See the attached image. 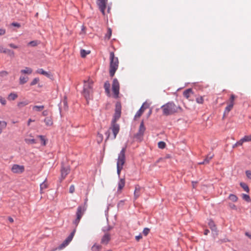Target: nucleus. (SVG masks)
Here are the masks:
<instances>
[{"instance_id": "nucleus-36", "label": "nucleus", "mask_w": 251, "mask_h": 251, "mask_svg": "<svg viewBox=\"0 0 251 251\" xmlns=\"http://www.w3.org/2000/svg\"><path fill=\"white\" fill-rule=\"evenodd\" d=\"M5 50H6V52H5L4 53L7 54L10 57L14 56V52L13 50H10L8 49H6Z\"/></svg>"}, {"instance_id": "nucleus-24", "label": "nucleus", "mask_w": 251, "mask_h": 251, "mask_svg": "<svg viewBox=\"0 0 251 251\" xmlns=\"http://www.w3.org/2000/svg\"><path fill=\"white\" fill-rule=\"evenodd\" d=\"M110 84L108 81H106L104 84V88L105 90V92L109 95L110 94Z\"/></svg>"}, {"instance_id": "nucleus-53", "label": "nucleus", "mask_w": 251, "mask_h": 251, "mask_svg": "<svg viewBox=\"0 0 251 251\" xmlns=\"http://www.w3.org/2000/svg\"><path fill=\"white\" fill-rule=\"evenodd\" d=\"M117 174L118 175V176L119 177L120 176L121 172L122 170L123 169V168L121 167H117Z\"/></svg>"}, {"instance_id": "nucleus-48", "label": "nucleus", "mask_w": 251, "mask_h": 251, "mask_svg": "<svg viewBox=\"0 0 251 251\" xmlns=\"http://www.w3.org/2000/svg\"><path fill=\"white\" fill-rule=\"evenodd\" d=\"M244 141L246 142H251V135H246L244 137Z\"/></svg>"}, {"instance_id": "nucleus-12", "label": "nucleus", "mask_w": 251, "mask_h": 251, "mask_svg": "<svg viewBox=\"0 0 251 251\" xmlns=\"http://www.w3.org/2000/svg\"><path fill=\"white\" fill-rule=\"evenodd\" d=\"M149 105L147 103H144L142 106L141 107V108H140V109L136 112L134 116V118L135 119L139 118L142 115L143 112L145 111V110L148 108H149Z\"/></svg>"}, {"instance_id": "nucleus-47", "label": "nucleus", "mask_w": 251, "mask_h": 251, "mask_svg": "<svg viewBox=\"0 0 251 251\" xmlns=\"http://www.w3.org/2000/svg\"><path fill=\"white\" fill-rule=\"evenodd\" d=\"M39 81V79L38 78H35L33 79L32 82L30 83V85H34L36 84Z\"/></svg>"}, {"instance_id": "nucleus-40", "label": "nucleus", "mask_w": 251, "mask_h": 251, "mask_svg": "<svg viewBox=\"0 0 251 251\" xmlns=\"http://www.w3.org/2000/svg\"><path fill=\"white\" fill-rule=\"evenodd\" d=\"M196 100L197 103L200 104H202L204 102L203 97L202 96H199L196 98Z\"/></svg>"}, {"instance_id": "nucleus-45", "label": "nucleus", "mask_w": 251, "mask_h": 251, "mask_svg": "<svg viewBox=\"0 0 251 251\" xmlns=\"http://www.w3.org/2000/svg\"><path fill=\"white\" fill-rule=\"evenodd\" d=\"M38 137L40 138V141H41V144H42V145L45 146L46 144V140H45L44 136L42 135H40L38 136Z\"/></svg>"}, {"instance_id": "nucleus-49", "label": "nucleus", "mask_w": 251, "mask_h": 251, "mask_svg": "<svg viewBox=\"0 0 251 251\" xmlns=\"http://www.w3.org/2000/svg\"><path fill=\"white\" fill-rule=\"evenodd\" d=\"M75 187L74 185H72L70 186L69 188V192L71 194L75 192Z\"/></svg>"}, {"instance_id": "nucleus-57", "label": "nucleus", "mask_w": 251, "mask_h": 251, "mask_svg": "<svg viewBox=\"0 0 251 251\" xmlns=\"http://www.w3.org/2000/svg\"><path fill=\"white\" fill-rule=\"evenodd\" d=\"M42 115H43L44 116H47V115H48V110H44V111L42 112Z\"/></svg>"}, {"instance_id": "nucleus-52", "label": "nucleus", "mask_w": 251, "mask_h": 251, "mask_svg": "<svg viewBox=\"0 0 251 251\" xmlns=\"http://www.w3.org/2000/svg\"><path fill=\"white\" fill-rule=\"evenodd\" d=\"M246 174L247 176L251 179V171L250 170H248L246 171Z\"/></svg>"}, {"instance_id": "nucleus-44", "label": "nucleus", "mask_w": 251, "mask_h": 251, "mask_svg": "<svg viewBox=\"0 0 251 251\" xmlns=\"http://www.w3.org/2000/svg\"><path fill=\"white\" fill-rule=\"evenodd\" d=\"M209 226L210 228L211 229V230H214L216 229V226H215L214 222L212 221H211L209 223Z\"/></svg>"}, {"instance_id": "nucleus-26", "label": "nucleus", "mask_w": 251, "mask_h": 251, "mask_svg": "<svg viewBox=\"0 0 251 251\" xmlns=\"http://www.w3.org/2000/svg\"><path fill=\"white\" fill-rule=\"evenodd\" d=\"M44 108V105H35L33 107L32 109L35 111H41Z\"/></svg>"}, {"instance_id": "nucleus-7", "label": "nucleus", "mask_w": 251, "mask_h": 251, "mask_svg": "<svg viewBox=\"0 0 251 251\" xmlns=\"http://www.w3.org/2000/svg\"><path fill=\"white\" fill-rule=\"evenodd\" d=\"M75 230L74 229L71 234L69 235V236L63 241V242L60 244L58 247L56 249L59 250H61L64 248H65L66 246H67L71 242L75 234Z\"/></svg>"}, {"instance_id": "nucleus-58", "label": "nucleus", "mask_w": 251, "mask_h": 251, "mask_svg": "<svg viewBox=\"0 0 251 251\" xmlns=\"http://www.w3.org/2000/svg\"><path fill=\"white\" fill-rule=\"evenodd\" d=\"M12 171L13 173H16V164H14L12 167Z\"/></svg>"}, {"instance_id": "nucleus-41", "label": "nucleus", "mask_w": 251, "mask_h": 251, "mask_svg": "<svg viewBox=\"0 0 251 251\" xmlns=\"http://www.w3.org/2000/svg\"><path fill=\"white\" fill-rule=\"evenodd\" d=\"M90 53V51H87L84 50H80V55L82 57H85L87 54H88Z\"/></svg>"}, {"instance_id": "nucleus-17", "label": "nucleus", "mask_w": 251, "mask_h": 251, "mask_svg": "<svg viewBox=\"0 0 251 251\" xmlns=\"http://www.w3.org/2000/svg\"><path fill=\"white\" fill-rule=\"evenodd\" d=\"M44 122L47 126H51L53 125V121L51 117H47L44 119Z\"/></svg>"}, {"instance_id": "nucleus-21", "label": "nucleus", "mask_w": 251, "mask_h": 251, "mask_svg": "<svg viewBox=\"0 0 251 251\" xmlns=\"http://www.w3.org/2000/svg\"><path fill=\"white\" fill-rule=\"evenodd\" d=\"M146 130V127L144 126V122L142 121L140 124L138 132H140V134H143L144 133Z\"/></svg>"}, {"instance_id": "nucleus-38", "label": "nucleus", "mask_w": 251, "mask_h": 251, "mask_svg": "<svg viewBox=\"0 0 251 251\" xmlns=\"http://www.w3.org/2000/svg\"><path fill=\"white\" fill-rule=\"evenodd\" d=\"M25 170L24 167L23 166H20L17 165V173H22L24 172Z\"/></svg>"}, {"instance_id": "nucleus-10", "label": "nucleus", "mask_w": 251, "mask_h": 251, "mask_svg": "<svg viewBox=\"0 0 251 251\" xmlns=\"http://www.w3.org/2000/svg\"><path fill=\"white\" fill-rule=\"evenodd\" d=\"M108 0H97V4L103 15L105 14V9L107 7Z\"/></svg>"}, {"instance_id": "nucleus-30", "label": "nucleus", "mask_w": 251, "mask_h": 251, "mask_svg": "<svg viewBox=\"0 0 251 251\" xmlns=\"http://www.w3.org/2000/svg\"><path fill=\"white\" fill-rule=\"evenodd\" d=\"M7 125L5 121H0V134L2 132L3 129L6 127Z\"/></svg>"}, {"instance_id": "nucleus-22", "label": "nucleus", "mask_w": 251, "mask_h": 251, "mask_svg": "<svg viewBox=\"0 0 251 251\" xmlns=\"http://www.w3.org/2000/svg\"><path fill=\"white\" fill-rule=\"evenodd\" d=\"M21 73L22 74L30 75L32 73V69H31L30 68L25 67L24 69L21 71Z\"/></svg>"}, {"instance_id": "nucleus-63", "label": "nucleus", "mask_w": 251, "mask_h": 251, "mask_svg": "<svg viewBox=\"0 0 251 251\" xmlns=\"http://www.w3.org/2000/svg\"><path fill=\"white\" fill-rule=\"evenodd\" d=\"M32 122H34V120H33L31 119H29L28 121V123H27V125L28 126H29L30 125V123H31Z\"/></svg>"}, {"instance_id": "nucleus-37", "label": "nucleus", "mask_w": 251, "mask_h": 251, "mask_svg": "<svg viewBox=\"0 0 251 251\" xmlns=\"http://www.w3.org/2000/svg\"><path fill=\"white\" fill-rule=\"evenodd\" d=\"M9 100H13L16 99V94L14 93H10L7 98Z\"/></svg>"}, {"instance_id": "nucleus-33", "label": "nucleus", "mask_w": 251, "mask_h": 251, "mask_svg": "<svg viewBox=\"0 0 251 251\" xmlns=\"http://www.w3.org/2000/svg\"><path fill=\"white\" fill-rule=\"evenodd\" d=\"M28 104V101L27 100H23L21 102H19L18 104V106L19 107H22Z\"/></svg>"}, {"instance_id": "nucleus-25", "label": "nucleus", "mask_w": 251, "mask_h": 251, "mask_svg": "<svg viewBox=\"0 0 251 251\" xmlns=\"http://www.w3.org/2000/svg\"><path fill=\"white\" fill-rule=\"evenodd\" d=\"M25 141L27 144H33L37 143L36 140L32 138H26L25 139Z\"/></svg>"}, {"instance_id": "nucleus-56", "label": "nucleus", "mask_w": 251, "mask_h": 251, "mask_svg": "<svg viewBox=\"0 0 251 251\" xmlns=\"http://www.w3.org/2000/svg\"><path fill=\"white\" fill-rule=\"evenodd\" d=\"M5 33V30L0 28V36L3 35Z\"/></svg>"}, {"instance_id": "nucleus-3", "label": "nucleus", "mask_w": 251, "mask_h": 251, "mask_svg": "<svg viewBox=\"0 0 251 251\" xmlns=\"http://www.w3.org/2000/svg\"><path fill=\"white\" fill-rule=\"evenodd\" d=\"M110 67L109 74L113 77L119 67V60L117 57L115 56L114 52L111 51L109 53Z\"/></svg>"}, {"instance_id": "nucleus-14", "label": "nucleus", "mask_w": 251, "mask_h": 251, "mask_svg": "<svg viewBox=\"0 0 251 251\" xmlns=\"http://www.w3.org/2000/svg\"><path fill=\"white\" fill-rule=\"evenodd\" d=\"M142 190V188L139 185H136L135 186L134 193V199L136 200L141 195Z\"/></svg>"}, {"instance_id": "nucleus-50", "label": "nucleus", "mask_w": 251, "mask_h": 251, "mask_svg": "<svg viewBox=\"0 0 251 251\" xmlns=\"http://www.w3.org/2000/svg\"><path fill=\"white\" fill-rule=\"evenodd\" d=\"M150 231V229L148 228H145L143 230V233L145 235L147 236Z\"/></svg>"}, {"instance_id": "nucleus-31", "label": "nucleus", "mask_w": 251, "mask_h": 251, "mask_svg": "<svg viewBox=\"0 0 251 251\" xmlns=\"http://www.w3.org/2000/svg\"><path fill=\"white\" fill-rule=\"evenodd\" d=\"M113 228V227L110 226H106L104 227L102 230L103 233H109V231H110Z\"/></svg>"}, {"instance_id": "nucleus-59", "label": "nucleus", "mask_w": 251, "mask_h": 251, "mask_svg": "<svg viewBox=\"0 0 251 251\" xmlns=\"http://www.w3.org/2000/svg\"><path fill=\"white\" fill-rule=\"evenodd\" d=\"M8 220L9 221V222H10L11 223L14 222L13 219L12 217H8Z\"/></svg>"}, {"instance_id": "nucleus-4", "label": "nucleus", "mask_w": 251, "mask_h": 251, "mask_svg": "<svg viewBox=\"0 0 251 251\" xmlns=\"http://www.w3.org/2000/svg\"><path fill=\"white\" fill-rule=\"evenodd\" d=\"M93 81L92 79H88L84 81V86L82 94L86 100H88L92 96Z\"/></svg>"}, {"instance_id": "nucleus-27", "label": "nucleus", "mask_w": 251, "mask_h": 251, "mask_svg": "<svg viewBox=\"0 0 251 251\" xmlns=\"http://www.w3.org/2000/svg\"><path fill=\"white\" fill-rule=\"evenodd\" d=\"M241 187L247 193L249 192L250 189L248 186L244 182H241L240 183Z\"/></svg>"}, {"instance_id": "nucleus-13", "label": "nucleus", "mask_w": 251, "mask_h": 251, "mask_svg": "<svg viewBox=\"0 0 251 251\" xmlns=\"http://www.w3.org/2000/svg\"><path fill=\"white\" fill-rule=\"evenodd\" d=\"M70 169L69 166H62L61 170L60 181H62L63 179H65V178L66 177L68 174L70 173Z\"/></svg>"}, {"instance_id": "nucleus-28", "label": "nucleus", "mask_w": 251, "mask_h": 251, "mask_svg": "<svg viewBox=\"0 0 251 251\" xmlns=\"http://www.w3.org/2000/svg\"><path fill=\"white\" fill-rule=\"evenodd\" d=\"M214 154L212 153H209L207 155L206 157L204 160L205 161V163L208 164L210 160L213 157Z\"/></svg>"}, {"instance_id": "nucleus-23", "label": "nucleus", "mask_w": 251, "mask_h": 251, "mask_svg": "<svg viewBox=\"0 0 251 251\" xmlns=\"http://www.w3.org/2000/svg\"><path fill=\"white\" fill-rule=\"evenodd\" d=\"M102 249V246L101 245L95 244L91 248L92 251H98Z\"/></svg>"}, {"instance_id": "nucleus-2", "label": "nucleus", "mask_w": 251, "mask_h": 251, "mask_svg": "<svg viewBox=\"0 0 251 251\" xmlns=\"http://www.w3.org/2000/svg\"><path fill=\"white\" fill-rule=\"evenodd\" d=\"M163 114L165 116L173 115L182 111V108L176 105L173 102H169L161 107Z\"/></svg>"}, {"instance_id": "nucleus-6", "label": "nucleus", "mask_w": 251, "mask_h": 251, "mask_svg": "<svg viewBox=\"0 0 251 251\" xmlns=\"http://www.w3.org/2000/svg\"><path fill=\"white\" fill-rule=\"evenodd\" d=\"M126 148H123L121 151H120L117 160V167H119L123 168V166L125 164L126 161Z\"/></svg>"}, {"instance_id": "nucleus-20", "label": "nucleus", "mask_w": 251, "mask_h": 251, "mask_svg": "<svg viewBox=\"0 0 251 251\" xmlns=\"http://www.w3.org/2000/svg\"><path fill=\"white\" fill-rule=\"evenodd\" d=\"M36 73L39 74H41L46 76L48 77H50V75L47 72L45 71L43 69H39L36 71Z\"/></svg>"}, {"instance_id": "nucleus-18", "label": "nucleus", "mask_w": 251, "mask_h": 251, "mask_svg": "<svg viewBox=\"0 0 251 251\" xmlns=\"http://www.w3.org/2000/svg\"><path fill=\"white\" fill-rule=\"evenodd\" d=\"M28 80L27 76L24 75L21 76L19 78V82L21 84H24Z\"/></svg>"}, {"instance_id": "nucleus-11", "label": "nucleus", "mask_w": 251, "mask_h": 251, "mask_svg": "<svg viewBox=\"0 0 251 251\" xmlns=\"http://www.w3.org/2000/svg\"><path fill=\"white\" fill-rule=\"evenodd\" d=\"M111 239V235L110 233H104L100 239V243L103 245H107Z\"/></svg>"}, {"instance_id": "nucleus-51", "label": "nucleus", "mask_w": 251, "mask_h": 251, "mask_svg": "<svg viewBox=\"0 0 251 251\" xmlns=\"http://www.w3.org/2000/svg\"><path fill=\"white\" fill-rule=\"evenodd\" d=\"M0 102L2 105H5L6 104V100L5 99L3 98L1 96H0Z\"/></svg>"}, {"instance_id": "nucleus-15", "label": "nucleus", "mask_w": 251, "mask_h": 251, "mask_svg": "<svg viewBox=\"0 0 251 251\" xmlns=\"http://www.w3.org/2000/svg\"><path fill=\"white\" fill-rule=\"evenodd\" d=\"M125 178H121L118 183V191L121 192V190L123 189L125 185Z\"/></svg>"}, {"instance_id": "nucleus-39", "label": "nucleus", "mask_w": 251, "mask_h": 251, "mask_svg": "<svg viewBox=\"0 0 251 251\" xmlns=\"http://www.w3.org/2000/svg\"><path fill=\"white\" fill-rule=\"evenodd\" d=\"M242 198L247 202H250L251 201V198L248 195L245 194H242Z\"/></svg>"}, {"instance_id": "nucleus-64", "label": "nucleus", "mask_w": 251, "mask_h": 251, "mask_svg": "<svg viewBox=\"0 0 251 251\" xmlns=\"http://www.w3.org/2000/svg\"><path fill=\"white\" fill-rule=\"evenodd\" d=\"M152 113V110L151 109L150 110L149 112V113H148V117L150 116L151 115V114Z\"/></svg>"}, {"instance_id": "nucleus-42", "label": "nucleus", "mask_w": 251, "mask_h": 251, "mask_svg": "<svg viewBox=\"0 0 251 251\" xmlns=\"http://www.w3.org/2000/svg\"><path fill=\"white\" fill-rule=\"evenodd\" d=\"M246 142L245 141H244V138L241 139L239 141H238L234 146V147L238 146H241L243 144V143Z\"/></svg>"}, {"instance_id": "nucleus-43", "label": "nucleus", "mask_w": 251, "mask_h": 251, "mask_svg": "<svg viewBox=\"0 0 251 251\" xmlns=\"http://www.w3.org/2000/svg\"><path fill=\"white\" fill-rule=\"evenodd\" d=\"M166 146V144L163 141H160L158 143V147L159 148L163 149L165 148Z\"/></svg>"}, {"instance_id": "nucleus-19", "label": "nucleus", "mask_w": 251, "mask_h": 251, "mask_svg": "<svg viewBox=\"0 0 251 251\" xmlns=\"http://www.w3.org/2000/svg\"><path fill=\"white\" fill-rule=\"evenodd\" d=\"M48 187V183L47 182V179H46L45 180V181L40 184V191H41V193H43V191L44 189H47Z\"/></svg>"}, {"instance_id": "nucleus-35", "label": "nucleus", "mask_w": 251, "mask_h": 251, "mask_svg": "<svg viewBox=\"0 0 251 251\" xmlns=\"http://www.w3.org/2000/svg\"><path fill=\"white\" fill-rule=\"evenodd\" d=\"M143 134H140V132H138L135 135V138L139 141H141L142 140Z\"/></svg>"}, {"instance_id": "nucleus-9", "label": "nucleus", "mask_w": 251, "mask_h": 251, "mask_svg": "<svg viewBox=\"0 0 251 251\" xmlns=\"http://www.w3.org/2000/svg\"><path fill=\"white\" fill-rule=\"evenodd\" d=\"M235 99V96L232 94L230 96L229 102H227V105L226 107L225 111H224V115L227 114L229 111L232 109L233 105L234 104V100Z\"/></svg>"}, {"instance_id": "nucleus-5", "label": "nucleus", "mask_w": 251, "mask_h": 251, "mask_svg": "<svg viewBox=\"0 0 251 251\" xmlns=\"http://www.w3.org/2000/svg\"><path fill=\"white\" fill-rule=\"evenodd\" d=\"M86 202H85L84 205H80L77 207V211L76 212V218L74 221V223L76 226H77V225L78 224L81 217L83 215L85 211H86Z\"/></svg>"}, {"instance_id": "nucleus-46", "label": "nucleus", "mask_w": 251, "mask_h": 251, "mask_svg": "<svg viewBox=\"0 0 251 251\" xmlns=\"http://www.w3.org/2000/svg\"><path fill=\"white\" fill-rule=\"evenodd\" d=\"M38 44V43L37 41H32L28 43V45L32 46V47H35Z\"/></svg>"}, {"instance_id": "nucleus-8", "label": "nucleus", "mask_w": 251, "mask_h": 251, "mask_svg": "<svg viewBox=\"0 0 251 251\" xmlns=\"http://www.w3.org/2000/svg\"><path fill=\"white\" fill-rule=\"evenodd\" d=\"M119 83L116 78H114L112 83V91L115 98H118L119 97Z\"/></svg>"}, {"instance_id": "nucleus-32", "label": "nucleus", "mask_w": 251, "mask_h": 251, "mask_svg": "<svg viewBox=\"0 0 251 251\" xmlns=\"http://www.w3.org/2000/svg\"><path fill=\"white\" fill-rule=\"evenodd\" d=\"M102 140H103V135H102V134H101V133H100L99 132H98V133L97 134V142L99 144H100V143L102 142Z\"/></svg>"}, {"instance_id": "nucleus-34", "label": "nucleus", "mask_w": 251, "mask_h": 251, "mask_svg": "<svg viewBox=\"0 0 251 251\" xmlns=\"http://www.w3.org/2000/svg\"><path fill=\"white\" fill-rule=\"evenodd\" d=\"M112 35V30L110 28H108L107 33L105 34V38L109 39Z\"/></svg>"}, {"instance_id": "nucleus-29", "label": "nucleus", "mask_w": 251, "mask_h": 251, "mask_svg": "<svg viewBox=\"0 0 251 251\" xmlns=\"http://www.w3.org/2000/svg\"><path fill=\"white\" fill-rule=\"evenodd\" d=\"M228 199L229 200L233 202H236L238 200L237 197L234 194H230L228 196Z\"/></svg>"}, {"instance_id": "nucleus-55", "label": "nucleus", "mask_w": 251, "mask_h": 251, "mask_svg": "<svg viewBox=\"0 0 251 251\" xmlns=\"http://www.w3.org/2000/svg\"><path fill=\"white\" fill-rule=\"evenodd\" d=\"M142 238V236L141 234H140L138 236H135V239H136V241H139Z\"/></svg>"}, {"instance_id": "nucleus-61", "label": "nucleus", "mask_w": 251, "mask_h": 251, "mask_svg": "<svg viewBox=\"0 0 251 251\" xmlns=\"http://www.w3.org/2000/svg\"><path fill=\"white\" fill-rule=\"evenodd\" d=\"M208 233H209V230L208 229H205L204 231V234L207 235Z\"/></svg>"}, {"instance_id": "nucleus-60", "label": "nucleus", "mask_w": 251, "mask_h": 251, "mask_svg": "<svg viewBox=\"0 0 251 251\" xmlns=\"http://www.w3.org/2000/svg\"><path fill=\"white\" fill-rule=\"evenodd\" d=\"M9 46L11 48L16 49V45H15L14 44H10Z\"/></svg>"}, {"instance_id": "nucleus-54", "label": "nucleus", "mask_w": 251, "mask_h": 251, "mask_svg": "<svg viewBox=\"0 0 251 251\" xmlns=\"http://www.w3.org/2000/svg\"><path fill=\"white\" fill-rule=\"evenodd\" d=\"M5 50H6L5 48H4L2 46H0V53L6 52Z\"/></svg>"}, {"instance_id": "nucleus-16", "label": "nucleus", "mask_w": 251, "mask_h": 251, "mask_svg": "<svg viewBox=\"0 0 251 251\" xmlns=\"http://www.w3.org/2000/svg\"><path fill=\"white\" fill-rule=\"evenodd\" d=\"M193 94V92L191 89H188L185 90L183 93V96L187 99H189Z\"/></svg>"}, {"instance_id": "nucleus-62", "label": "nucleus", "mask_w": 251, "mask_h": 251, "mask_svg": "<svg viewBox=\"0 0 251 251\" xmlns=\"http://www.w3.org/2000/svg\"><path fill=\"white\" fill-rule=\"evenodd\" d=\"M245 235L248 236L249 238L251 239V234L249 233V232H246Z\"/></svg>"}, {"instance_id": "nucleus-1", "label": "nucleus", "mask_w": 251, "mask_h": 251, "mask_svg": "<svg viewBox=\"0 0 251 251\" xmlns=\"http://www.w3.org/2000/svg\"><path fill=\"white\" fill-rule=\"evenodd\" d=\"M121 104L119 102H117L116 104L115 113L114 115L113 119L111 122V126L109 129L105 132L106 138L105 141H107L110 137V130L113 133V139H115L116 137L117 134L119 132L120 126L116 123V121L120 118L121 115Z\"/></svg>"}]
</instances>
